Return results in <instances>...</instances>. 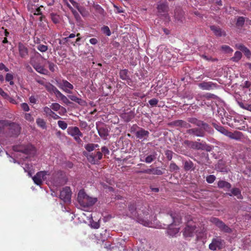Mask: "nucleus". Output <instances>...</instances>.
Instances as JSON below:
<instances>
[{"mask_svg": "<svg viewBox=\"0 0 251 251\" xmlns=\"http://www.w3.org/2000/svg\"><path fill=\"white\" fill-rule=\"evenodd\" d=\"M157 153L155 151H153L151 154L148 155L146 158L145 159L142 160V155H140V161H144L147 163H151L152 162H153L154 160H155L156 158Z\"/></svg>", "mask_w": 251, "mask_h": 251, "instance_id": "23", "label": "nucleus"}, {"mask_svg": "<svg viewBox=\"0 0 251 251\" xmlns=\"http://www.w3.org/2000/svg\"><path fill=\"white\" fill-rule=\"evenodd\" d=\"M101 150L102 152H103L105 155H108L110 153L108 149L105 146L101 147Z\"/></svg>", "mask_w": 251, "mask_h": 251, "instance_id": "63", "label": "nucleus"}, {"mask_svg": "<svg viewBox=\"0 0 251 251\" xmlns=\"http://www.w3.org/2000/svg\"><path fill=\"white\" fill-rule=\"evenodd\" d=\"M21 107L25 111H28L29 110V107L26 103H22L21 104Z\"/></svg>", "mask_w": 251, "mask_h": 251, "instance_id": "60", "label": "nucleus"}, {"mask_svg": "<svg viewBox=\"0 0 251 251\" xmlns=\"http://www.w3.org/2000/svg\"><path fill=\"white\" fill-rule=\"evenodd\" d=\"M183 164L184 169L186 171L194 170L195 169L194 164L190 160L185 161Z\"/></svg>", "mask_w": 251, "mask_h": 251, "instance_id": "29", "label": "nucleus"}, {"mask_svg": "<svg viewBox=\"0 0 251 251\" xmlns=\"http://www.w3.org/2000/svg\"><path fill=\"white\" fill-rule=\"evenodd\" d=\"M50 17L52 22L54 24H57L60 22V17L59 15H58L56 13H51L50 14Z\"/></svg>", "mask_w": 251, "mask_h": 251, "instance_id": "36", "label": "nucleus"}, {"mask_svg": "<svg viewBox=\"0 0 251 251\" xmlns=\"http://www.w3.org/2000/svg\"><path fill=\"white\" fill-rule=\"evenodd\" d=\"M224 241L220 238L213 239L209 248L211 250L215 251L217 249L220 250L223 247Z\"/></svg>", "mask_w": 251, "mask_h": 251, "instance_id": "12", "label": "nucleus"}, {"mask_svg": "<svg viewBox=\"0 0 251 251\" xmlns=\"http://www.w3.org/2000/svg\"><path fill=\"white\" fill-rule=\"evenodd\" d=\"M212 125L218 131L221 133L224 134H226L227 130L224 127L214 123H212Z\"/></svg>", "mask_w": 251, "mask_h": 251, "instance_id": "37", "label": "nucleus"}, {"mask_svg": "<svg viewBox=\"0 0 251 251\" xmlns=\"http://www.w3.org/2000/svg\"><path fill=\"white\" fill-rule=\"evenodd\" d=\"M165 155L168 160H171L173 158V152L172 151L167 150L165 151Z\"/></svg>", "mask_w": 251, "mask_h": 251, "instance_id": "53", "label": "nucleus"}, {"mask_svg": "<svg viewBox=\"0 0 251 251\" xmlns=\"http://www.w3.org/2000/svg\"><path fill=\"white\" fill-rule=\"evenodd\" d=\"M228 195L230 196H236L238 199H242L243 196L241 194V192L239 188H234L231 190V194L229 193Z\"/></svg>", "mask_w": 251, "mask_h": 251, "instance_id": "27", "label": "nucleus"}, {"mask_svg": "<svg viewBox=\"0 0 251 251\" xmlns=\"http://www.w3.org/2000/svg\"><path fill=\"white\" fill-rule=\"evenodd\" d=\"M158 102L157 99L153 98L149 101V104L152 106H156Z\"/></svg>", "mask_w": 251, "mask_h": 251, "instance_id": "57", "label": "nucleus"}, {"mask_svg": "<svg viewBox=\"0 0 251 251\" xmlns=\"http://www.w3.org/2000/svg\"><path fill=\"white\" fill-rule=\"evenodd\" d=\"M85 149L89 152L92 151L94 150L93 144L89 143L85 145Z\"/></svg>", "mask_w": 251, "mask_h": 251, "instance_id": "52", "label": "nucleus"}, {"mask_svg": "<svg viewBox=\"0 0 251 251\" xmlns=\"http://www.w3.org/2000/svg\"><path fill=\"white\" fill-rule=\"evenodd\" d=\"M56 97H59L60 99L66 104L70 103V101L68 98L64 95L62 93H61L60 91L57 93Z\"/></svg>", "mask_w": 251, "mask_h": 251, "instance_id": "40", "label": "nucleus"}, {"mask_svg": "<svg viewBox=\"0 0 251 251\" xmlns=\"http://www.w3.org/2000/svg\"><path fill=\"white\" fill-rule=\"evenodd\" d=\"M210 29L213 32L214 34L218 37L226 36V33L225 31L222 30V29L217 26L211 25L210 26Z\"/></svg>", "mask_w": 251, "mask_h": 251, "instance_id": "20", "label": "nucleus"}, {"mask_svg": "<svg viewBox=\"0 0 251 251\" xmlns=\"http://www.w3.org/2000/svg\"><path fill=\"white\" fill-rule=\"evenodd\" d=\"M166 219H168L169 221H167L166 220L165 224L168 226H170L172 225H177L179 224L181 222V218L178 214L171 212L167 215Z\"/></svg>", "mask_w": 251, "mask_h": 251, "instance_id": "7", "label": "nucleus"}, {"mask_svg": "<svg viewBox=\"0 0 251 251\" xmlns=\"http://www.w3.org/2000/svg\"><path fill=\"white\" fill-rule=\"evenodd\" d=\"M130 217L135 219L137 222L146 226H150L151 223L150 222L149 209L145 206L140 204L130 203L128 205Z\"/></svg>", "mask_w": 251, "mask_h": 251, "instance_id": "1", "label": "nucleus"}, {"mask_svg": "<svg viewBox=\"0 0 251 251\" xmlns=\"http://www.w3.org/2000/svg\"><path fill=\"white\" fill-rule=\"evenodd\" d=\"M149 132L148 130L140 128V129L137 131L135 133V136L137 138L142 139L143 138H147L149 137Z\"/></svg>", "mask_w": 251, "mask_h": 251, "instance_id": "21", "label": "nucleus"}, {"mask_svg": "<svg viewBox=\"0 0 251 251\" xmlns=\"http://www.w3.org/2000/svg\"><path fill=\"white\" fill-rule=\"evenodd\" d=\"M45 88L46 90L50 93H53L56 96L57 95V93H59V91L57 89L56 87L53 85L50 82H47V84H46Z\"/></svg>", "mask_w": 251, "mask_h": 251, "instance_id": "26", "label": "nucleus"}, {"mask_svg": "<svg viewBox=\"0 0 251 251\" xmlns=\"http://www.w3.org/2000/svg\"><path fill=\"white\" fill-rule=\"evenodd\" d=\"M82 136H83L78 135V136L74 137L73 138L78 144L82 145V141L81 139H80V138L82 137Z\"/></svg>", "mask_w": 251, "mask_h": 251, "instance_id": "62", "label": "nucleus"}, {"mask_svg": "<svg viewBox=\"0 0 251 251\" xmlns=\"http://www.w3.org/2000/svg\"><path fill=\"white\" fill-rule=\"evenodd\" d=\"M137 173H144L149 175H154L160 176L163 174V172L161 170L159 169L158 168H153L146 169L144 170L137 171Z\"/></svg>", "mask_w": 251, "mask_h": 251, "instance_id": "16", "label": "nucleus"}, {"mask_svg": "<svg viewBox=\"0 0 251 251\" xmlns=\"http://www.w3.org/2000/svg\"><path fill=\"white\" fill-rule=\"evenodd\" d=\"M169 125L172 126H178V127H181L182 120H177L171 122L169 124Z\"/></svg>", "mask_w": 251, "mask_h": 251, "instance_id": "47", "label": "nucleus"}, {"mask_svg": "<svg viewBox=\"0 0 251 251\" xmlns=\"http://www.w3.org/2000/svg\"><path fill=\"white\" fill-rule=\"evenodd\" d=\"M61 107V106L59 104H58V103H53L51 104V105H50V108L54 110V111H58L60 109Z\"/></svg>", "mask_w": 251, "mask_h": 251, "instance_id": "54", "label": "nucleus"}, {"mask_svg": "<svg viewBox=\"0 0 251 251\" xmlns=\"http://www.w3.org/2000/svg\"><path fill=\"white\" fill-rule=\"evenodd\" d=\"M199 87L202 90H210L216 88L217 84L212 82L203 81L198 84Z\"/></svg>", "mask_w": 251, "mask_h": 251, "instance_id": "17", "label": "nucleus"}, {"mask_svg": "<svg viewBox=\"0 0 251 251\" xmlns=\"http://www.w3.org/2000/svg\"><path fill=\"white\" fill-rule=\"evenodd\" d=\"M33 67L37 72L41 74L46 75L48 72L46 69L39 64H34L33 65Z\"/></svg>", "mask_w": 251, "mask_h": 251, "instance_id": "33", "label": "nucleus"}, {"mask_svg": "<svg viewBox=\"0 0 251 251\" xmlns=\"http://www.w3.org/2000/svg\"><path fill=\"white\" fill-rule=\"evenodd\" d=\"M51 109V108H50L47 106L44 107L43 111L46 114V116L48 117L50 115L51 113H52L51 112L52 111Z\"/></svg>", "mask_w": 251, "mask_h": 251, "instance_id": "56", "label": "nucleus"}, {"mask_svg": "<svg viewBox=\"0 0 251 251\" xmlns=\"http://www.w3.org/2000/svg\"><path fill=\"white\" fill-rule=\"evenodd\" d=\"M48 64L49 65V69L51 72H54L55 70V68H57L56 65L51 62L48 61Z\"/></svg>", "mask_w": 251, "mask_h": 251, "instance_id": "51", "label": "nucleus"}, {"mask_svg": "<svg viewBox=\"0 0 251 251\" xmlns=\"http://www.w3.org/2000/svg\"><path fill=\"white\" fill-rule=\"evenodd\" d=\"M77 199L79 204L83 207L92 206L97 201L96 198H93L87 195L83 190L79 191Z\"/></svg>", "mask_w": 251, "mask_h": 251, "instance_id": "2", "label": "nucleus"}, {"mask_svg": "<svg viewBox=\"0 0 251 251\" xmlns=\"http://www.w3.org/2000/svg\"><path fill=\"white\" fill-rule=\"evenodd\" d=\"M215 96L214 94L210 93H206V94H199L197 96L196 99L198 101L203 99L210 100L211 99L215 98Z\"/></svg>", "mask_w": 251, "mask_h": 251, "instance_id": "28", "label": "nucleus"}, {"mask_svg": "<svg viewBox=\"0 0 251 251\" xmlns=\"http://www.w3.org/2000/svg\"><path fill=\"white\" fill-rule=\"evenodd\" d=\"M157 8L159 13H165L168 12L169 7L167 2H163L158 4Z\"/></svg>", "mask_w": 251, "mask_h": 251, "instance_id": "30", "label": "nucleus"}, {"mask_svg": "<svg viewBox=\"0 0 251 251\" xmlns=\"http://www.w3.org/2000/svg\"><path fill=\"white\" fill-rule=\"evenodd\" d=\"M191 127V126L190 124H189L188 123H187V122H186L185 121L182 120L181 127L188 128H190Z\"/></svg>", "mask_w": 251, "mask_h": 251, "instance_id": "61", "label": "nucleus"}, {"mask_svg": "<svg viewBox=\"0 0 251 251\" xmlns=\"http://www.w3.org/2000/svg\"><path fill=\"white\" fill-rule=\"evenodd\" d=\"M196 224L193 221L187 222L183 231V235L185 237H192L196 231Z\"/></svg>", "mask_w": 251, "mask_h": 251, "instance_id": "8", "label": "nucleus"}, {"mask_svg": "<svg viewBox=\"0 0 251 251\" xmlns=\"http://www.w3.org/2000/svg\"><path fill=\"white\" fill-rule=\"evenodd\" d=\"M57 124L60 128L64 130L67 127V124L63 121H58L57 122Z\"/></svg>", "mask_w": 251, "mask_h": 251, "instance_id": "49", "label": "nucleus"}, {"mask_svg": "<svg viewBox=\"0 0 251 251\" xmlns=\"http://www.w3.org/2000/svg\"><path fill=\"white\" fill-rule=\"evenodd\" d=\"M210 222L217 226L222 231L230 233L232 229L226 225L223 221L216 217H211Z\"/></svg>", "mask_w": 251, "mask_h": 251, "instance_id": "6", "label": "nucleus"}, {"mask_svg": "<svg viewBox=\"0 0 251 251\" xmlns=\"http://www.w3.org/2000/svg\"><path fill=\"white\" fill-rule=\"evenodd\" d=\"M216 179L215 176L211 175L206 177V181L209 183H213Z\"/></svg>", "mask_w": 251, "mask_h": 251, "instance_id": "55", "label": "nucleus"}, {"mask_svg": "<svg viewBox=\"0 0 251 251\" xmlns=\"http://www.w3.org/2000/svg\"><path fill=\"white\" fill-rule=\"evenodd\" d=\"M0 95L5 99L8 98V95L1 88H0Z\"/></svg>", "mask_w": 251, "mask_h": 251, "instance_id": "64", "label": "nucleus"}, {"mask_svg": "<svg viewBox=\"0 0 251 251\" xmlns=\"http://www.w3.org/2000/svg\"><path fill=\"white\" fill-rule=\"evenodd\" d=\"M0 124L4 126L8 130V134L11 136H17L20 133L21 127L15 123H9L6 121H0Z\"/></svg>", "mask_w": 251, "mask_h": 251, "instance_id": "3", "label": "nucleus"}, {"mask_svg": "<svg viewBox=\"0 0 251 251\" xmlns=\"http://www.w3.org/2000/svg\"><path fill=\"white\" fill-rule=\"evenodd\" d=\"M242 54L240 51H236L234 56L230 58V60L234 62H238L242 58Z\"/></svg>", "mask_w": 251, "mask_h": 251, "instance_id": "34", "label": "nucleus"}, {"mask_svg": "<svg viewBox=\"0 0 251 251\" xmlns=\"http://www.w3.org/2000/svg\"><path fill=\"white\" fill-rule=\"evenodd\" d=\"M67 133L73 137L78 135L83 136L82 133L77 126H70L67 129Z\"/></svg>", "mask_w": 251, "mask_h": 251, "instance_id": "19", "label": "nucleus"}, {"mask_svg": "<svg viewBox=\"0 0 251 251\" xmlns=\"http://www.w3.org/2000/svg\"><path fill=\"white\" fill-rule=\"evenodd\" d=\"M37 49L40 51H41L42 52H46L48 50V47L47 46L40 44L37 45Z\"/></svg>", "mask_w": 251, "mask_h": 251, "instance_id": "46", "label": "nucleus"}, {"mask_svg": "<svg viewBox=\"0 0 251 251\" xmlns=\"http://www.w3.org/2000/svg\"><path fill=\"white\" fill-rule=\"evenodd\" d=\"M128 71L127 69L121 70L119 73L120 78L124 80H130L129 76L128 75Z\"/></svg>", "mask_w": 251, "mask_h": 251, "instance_id": "31", "label": "nucleus"}, {"mask_svg": "<svg viewBox=\"0 0 251 251\" xmlns=\"http://www.w3.org/2000/svg\"><path fill=\"white\" fill-rule=\"evenodd\" d=\"M188 122L198 126H203V127L206 129L208 126H210L208 124L196 118L190 117L187 119Z\"/></svg>", "mask_w": 251, "mask_h": 251, "instance_id": "14", "label": "nucleus"}, {"mask_svg": "<svg viewBox=\"0 0 251 251\" xmlns=\"http://www.w3.org/2000/svg\"><path fill=\"white\" fill-rule=\"evenodd\" d=\"M14 150L15 151L21 152L29 156H33L36 152V148L31 144L14 147Z\"/></svg>", "mask_w": 251, "mask_h": 251, "instance_id": "5", "label": "nucleus"}, {"mask_svg": "<svg viewBox=\"0 0 251 251\" xmlns=\"http://www.w3.org/2000/svg\"><path fill=\"white\" fill-rule=\"evenodd\" d=\"M221 49L223 51L226 53H232L233 51V50L232 48H231L229 46L226 45L222 46Z\"/></svg>", "mask_w": 251, "mask_h": 251, "instance_id": "44", "label": "nucleus"}, {"mask_svg": "<svg viewBox=\"0 0 251 251\" xmlns=\"http://www.w3.org/2000/svg\"><path fill=\"white\" fill-rule=\"evenodd\" d=\"M18 50L20 56L23 58H25L28 55V50L24 44L19 43L18 44Z\"/></svg>", "mask_w": 251, "mask_h": 251, "instance_id": "18", "label": "nucleus"}, {"mask_svg": "<svg viewBox=\"0 0 251 251\" xmlns=\"http://www.w3.org/2000/svg\"><path fill=\"white\" fill-rule=\"evenodd\" d=\"M101 30L104 34L108 36H109L111 34L110 30L107 26H103L101 28Z\"/></svg>", "mask_w": 251, "mask_h": 251, "instance_id": "48", "label": "nucleus"}, {"mask_svg": "<svg viewBox=\"0 0 251 251\" xmlns=\"http://www.w3.org/2000/svg\"><path fill=\"white\" fill-rule=\"evenodd\" d=\"M218 187L219 188H226L230 189L231 187V185L230 183L225 181V180H220L218 182Z\"/></svg>", "mask_w": 251, "mask_h": 251, "instance_id": "32", "label": "nucleus"}, {"mask_svg": "<svg viewBox=\"0 0 251 251\" xmlns=\"http://www.w3.org/2000/svg\"><path fill=\"white\" fill-rule=\"evenodd\" d=\"M70 1L71 2L73 5L78 10V11H80L82 6H80L77 2L73 0H70Z\"/></svg>", "mask_w": 251, "mask_h": 251, "instance_id": "58", "label": "nucleus"}, {"mask_svg": "<svg viewBox=\"0 0 251 251\" xmlns=\"http://www.w3.org/2000/svg\"><path fill=\"white\" fill-rule=\"evenodd\" d=\"M245 22V18L243 17H239L238 18L236 25L237 26L242 27Z\"/></svg>", "mask_w": 251, "mask_h": 251, "instance_id": "41", "label": "nucleus"}, {"mask_svg": "<svg viewBox=\"0 0 251 251\" xmlns=\"http://www.w3.org/2000/svg\"><path fill=\"white\" fill-rule=\"evenodd\" d=\"M68 97L72 101H74L79 104H81L83 102V100L75 96L69 95V96H68Z\"/></svg>", "mask_w": 251, "mask_h": 251, "instance_id": "39", "label": "nucleus"}, {"mask_svg": "<svg viewBox=\"0 0 251 251\" xmlns=\"http://www.w3.org/2000/svg\"><path fill=\"white\" fill-rule=\"evenodd\" d=\"M88 160L92 164H98L102 157V153L100 151L96 153H91L86 155Z\"/></svg>", "mask_w": 251, "mask_h": 251, "instance_id": "10", "label": "nucleus"}, {"mask_svg": "<svg viewBox=\"0 0 251 251\" xmlns=\"http://www.w3.org/2000/svg\"><path fill=\"white\" fill-rule=\"evenodd\" d=\"M212 128L210 126H208L206 129L203 126L197 127L195 128H189L186 130V133L190 135L197 137H203L205 135V132L210 133Z\"/></svg>", "mask_w": 251, "mask_h": 251, "instance_id": "4", "label": "nucleus"}, {"mask_svg": "<svg viewBox=\"0 0 251 251\" xmlns=\"http://www.w3.org/2000/svg\"><path fill=\"white\" fill-rule=\"evenodd\" d=\"M59 87L63 91L68 94H72V90L74 89L73 84L65 79H63L60 82Z\"/></svg>", "mask_w": 251, "mask_h": 251, "instance_id": "11", "label": "nucleus"}, {"mask_svg": "<svg viewBox=\"0 0 251 251\" xmlns=\"http://www.w3.org/2000/svg\"><path fill=\"white\" fill-rule=\"evenodd\" d=\"M36 124L37 126L43 129L46 128V123L43 119L38 118L36 119Z\"/></svg>", "mask_w": 251, "mask_h": 251, "instance_id": "38", "label": "nucleus"}, {"mask_svg": "<svg viewBox=\"0 0 251 251\" xmlns=\"http://www.w3.org/2000/svg\"><path fill=\"white\" fill-rule=\"evenodd\" d=\"M206 144L202 142L192 141L191 145V149L196 150H203L205 149Z\"/></svg>", "mask_w": 251, "mask_h": 251, "instance_id": "22", "label": "nucleus"}, {"mask_svg": "<svg viewBox=\"0 0 251 251\" xmlns=\"http://www.w3.org/2000/svg\"><path fill=\"white\" fill-rule=\"evenodd\" d=\"M47 175V172L40 171L38 172L33 177L34 182L37 185H41L42 183V179Z\"/></svg>", "mask_w": 251, "mask_h": 251, "instance_id": "15", "label": "nucleus"}, {"mask_svg": "<svg viewBox=\"0 0 251 251\" xmlns=\"http://www.w3.org/2000/svg\"><path fill=\"white\" fill-rule=\"evenodd\" d=\"M179 231V228H175L173 229H172L171 228H169V229L168 230V233L171 236H173L178 233Z\"/></svg>", "mask_w": 251, "mask_h": 251, "instance_id": "45", "label": "nucleus"}, {"mask_svg": "<svg viewBox=\"0 0 251 251\" xmlns=\"http://www.w3.org/2000/svg\"><path fill=\"white\" fill-rule=\"evenodd\" d=\"M236 48L243 51L245 56H246L248 58H250L251 56V52L249 49H248L247 47H246L243 44H236L235 46Z\"/></svg>", "mask_w": 251, "mask_h": 251, "instance_id": "25", "label": "nucleus"}, {"mask_svg": "<svg viewBox=\"0 0 251 251\" xmlns=\"http://www.w3.org/2000/svg\"><path fill=\"white\" fill-rule=\"evenodd\" d=\"M121 117L126 122L130 121L134 117V113L132 111L121 113Z\"/></svg>", "mask_w": 251, "mask_h": 251, "instance_id": "24", "label": "nucleus"}, {"mask_svg": "<svg viewBox=\"0 0 251 251\" xmlns=\"http://www.w3.org/2000/svg\"><path fill=\"white\" fill-rule=\"evenodd\" d=\"M13 78L14 77L13 74L7 73L5 76V80L7 82H9L10 85H13L14 84V82L13 81Z\"/></svg>", "mask_w": 251, "mask_h": 251, "instance_id": "42", "label": "nucleus"}, {"mask_svg": "<svg viewBox=\"0 0 251 251\" xmlns=\"http://www.w3.org/2000/svg\"><path fill=\"white\" fill-rule=\"evenodd\" d=\"M97 129L100 136L104 139H106L108 136L109 132L107 126L103 124L101 126L97 125Z\"/></svg>", "mask_w": 251, "mask_h": 251, "instance_id": "13", "label": "nucleus"}, {"mask_svg": "<svg viewBox=\"0 0 251 251\" xmlns=\"http://www.w3.org/2000/svg\"><path fill=\"white\" fill-rule=\"evenodd\" d=\"M25 118L29 122H33L34 121V118L30 113H25Z\"/></svg>", "mask_w": 251, "mask_h": 251, "instance_id": "59", "label": "nucleus"}, {"mask_svg": "<svg viewBox=\"0 0 251 251\" xmlns=\"http://www.w3.org/2000/svg\"><path fill=\"white\" fill-rule=\"evenodd\" d=\"M239 105L241 107L243 108V109L251 111V104L246 103H243V102H240Z\"/></svg>", "mask_w": 251, "mask_h": 251, "instance_id": "50", "label": "nucleus"}, {"mask_svg": "<svg viewBox=\"0 0 251 251\" xmlns=\"http://www.w3.org/2000/svg\"><path fill=\"white\" fill-rule=\"evenodd\" d=\"M59 198L65 202H70L71 191L69 187H65L60 192Z\"/></svg>", "mask_w": 251, "mask_h": 251, "instance_id": "9", "label": "nucleus"}, {"mask_svg": "<svg viewBox=\"0 0 251 251\" xmlns=\"http://www.w3.org/2000/svg\"><path fill=\"white\" fill-rule=\"evenodd\" d=\"M240 134L241 133L240 132L232 133L227 131V132L226 135L231 139L238 140L240 138Z\"/></svg>", "mask_w": 251, "mask_h": 251, "instance_id": "35", "label": "nucleus"}, {"mask_svg": "<svg viewBox=\"0 0 251 251\" xmlns=\"http://www.w3.org/2000/svg\"><path fill=\"white\" fill-rule=\"evenodd\" d=\"M170 171L171 172H177L179 170L178 166L174 162H171L169 166Z\"/></svg>", "mask_w": 251, "mask_h": 251, "instance_id": "43", "label": "nucleus"}]
</instances>
